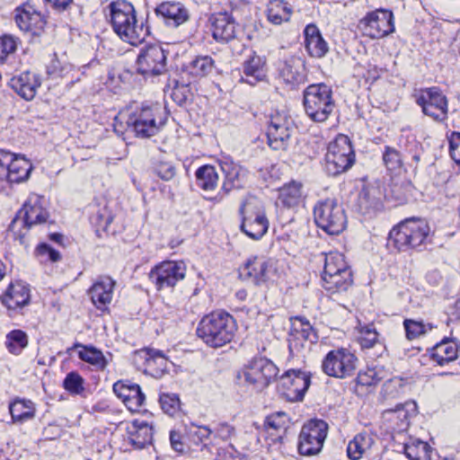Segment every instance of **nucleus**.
<instances>
[{
  "label": "nucleus",
  "mask_w": 460,
  "mask_h": 460,
  "mask_svg": "<svg viewBox=\"0 0 460 460\" xmlns=\"http://www.w3.org/2000/svg\"><path fill=\"white\" fill-rule=\"evenodd\" d=\"M109 22L117 36L130 45L137 46L146 35L143 22H138L133 4L125 0L113 1L107 6Z\"/></svg>",
  "instance_id": "1"
},
{
  "label": "nucleus",
  "mask_w": 460,
  "mask_h": 460,
  "mask_svg": "<svg viewBox=\"0 0 460 460\" xmlns=\"http://www.w3.org/2000/svg\"><path fill=\"white\" fill-rule=\"evenodd\" d=\"M159 112L160 109L158 106H142L127 114L125 119L126 128H124L123 125L125 115L121 112L114 119V131L119 136L123 135L126 130L140 138L153 137L160 128L161 122H157V115Z\"/></svg>",
  "instance_id": "2"
},
{
  "label": "nucleus",
  "mask_w": 460,
  "mask_h": 460,
  "mask_svg": "<svg viewBox=\"0 0 460 460\" xmlns=\"http://www.w3.org/2000/svg\"><path fill=\"white\" fill-rule=\"evenodd\" d=\"M235 331L236 324L232 315L226 312H213L201 319L197 335L208 346L219 348L233 340Z\"/></svg>",
  "instance_id": "3"
},
{
  "label": "nucleus",
  "mask_w": 460,
  "mask_h": 460,
  "mask_svg": "<svg viewBox=\"0 0 460 460\" xmlns=\"http://www.w3.org/2000/svg\"><path fill=\"white\" fill-rule=\"evenodd\" d=\"M240 230L252 240H260L268 232L270 223L263 204L253 196L245 197L239 207Z\"/></svg>",
  "instance_id": "4"
},
{
  "label": "nucleus",
  "mask_w": 460,
  "mask_h": 460,
  "mask_svg": "<svg viewBox=\"0 0 460 460\" xmlns=\"http://www.w3.org/2000/svg\"><path fill=\"white\" fill-rule=\"evenodd\" d=\"M429 233L428 224L419 218H408L393 227L388 236V245L398 251H408L421 245Z\"/></svg>",
  "instance_id": "5"
},
{
  "label": "nucleus",
  "mask_w": 460,
  "mask_h": 460,
  "mask_svg": "<svg viewBox=\"0 0 460 460\" xmlns=\"http://www.w3.org/2000/svg\"><path fill=\"white\" fill-rule=\"evenodd\" d=\"M303 102L306 115L314 122L325 121L335 107L332 91L325 84L307 86L304 91Z\"/></svg>",
  "instance_id": "6"
},
{
  "label": "nucleus",
  "mask_w": 460,
  "mask_h": 460,
  "mask_svg": "<svg viewBox=\"0 0 460 460\" xmlns=\"http://www.w3.org/2000/svg\"><path fill=\"white\" fill-rule=\"evenodd\" d=\"M48 217L49 213L40 205V199L38 197L31 198L12 220L9 230L14 238L23 243L26 231L33 226L45 223Z\"/></svg>",
  "instance_id": "7"
},
{
  "label": "nucleus",
  "mask_w": 460,
  "mask_h": 460,
  "mask_svg": "<svg viewBox=\"0 0 460 460\" xmlns=\"http://www.w3.org/2000/svg\"><path fill=\"white\" fill-rule=\"evenodd\" d=\"M314 218L317 226L329 234H339L347 225L343 208L333 199L318 201L314 208Z\"/></svg>",
  "instance_id": "8"
},
{
  "label": "nucleus",
  "mask_w": 460,
  "mask_h": 460,
  "mask_svg": "<svg viewBox=\"0 0 460 460\" xmlns=\"http://www.w3.org/2000/svg\"><path fill=\"white\" fill-rule=\"evenodd\" d=\"M325 162L326 171L332 176L346 172L353 165L355 154L347 136L339 135L328 145Z\"/></svg>",
  "instance_id": "9"
},
{
  "label": "nucleus",
  "mask_w": 460,
  "mask_h": 460,
  "mask_svg": "<svg viewBox=\"0 0 460 460\" xmlns=\"http://www.w3.org/2000/svg\"><path fill=\"white\" fill-rule=\"evenodd\" d=\"M268 145L273 150H286L288 146L294 121L285 111H272L267 122Z\"/></svg>",
  "instance_id": "10"
},
{
  "label": "nucleus",
  "mask_w": 460,
  "mask_h": 460,
  "mask_svg": "<svg viewBox=\"0 0 460 460\" xmlns=\"http://www.w3.org/2000/svg\"><path fill=\"white\" fill-rule=\"evenodd\" d=\"M357 362V357L347 349H332L324 357L322 369L329 376L343 379L354 374Z\"/></svg>",
  "instance_id": "11"
},
{
  "label": "nucleus",
  "mask_w": 460,
  "mask_h": 460,
  "mask_svg": "<svg viewBox=\"0 0 460 460\" xmlns=\"http://www.w3.org/2000/svg\"><path fill=\"white\" fill-rule=\"evenodd\" d=\"M328 424L323 420L306 422L299 434L298 451L303 456H314L323 446L327 437Z\"/></svg>",
  "instance_id": "12"
},
{
  "label": "nucleus",
  "mask_w": 460,
  "mask_h": 460,
  "mask_svg": "<svg viewBox=\"0 0 460 460\" xmlns=\"http://www.w3.org/2000/svg\"><path fill=\"white\" fill-rule=\"evenodd\" d=\"M359 29L364 35L380 39L394 31V14L391 11L377 9L368 13L359 21Z\"/></svg>",
  "instance_id": "13"
},
{
  "label": "nucleus",
  "mask_w": 460,
  "mask_h": 460,
  "mask_svg": "<svg viewBox=\"0 0 460 460\" xmlns=\"http://www.w3.org/2000/svg\"><path fill=\"white\" fill-rule=\"evenodd\" d=\"M278 367L265 358L252 359L243 370L244 382L256 390H262L269 385L278 374Z\"/></svg>",
  "instance_id": "14"
},
{
  "label": "nucleus",
  "mask_w": 460,
  "mask_h": 460,
  "mask_svg": "<svg viewBox=\"0 0 460 460\" xmlns=\"http://www.w3.org/2000/svg\"><path fill=\"white\" fill-rule=\"evenodd\" d=\"M185 275L186 267L182 261H165L151 270L149 279L157 290H163L173 288Z\"/></svg>",
  "instance_id": "15"
},
{
  "label": "nucleus",
  "mask_w": 460,
  "mask_h": 460,
  "mask_svg": "<svg viewBox=\"0 0 460 460\" xmlns=\"http://www.w3.org/2000/svg\"><path fill=\"white\" fill-rule=\"evenodd\" d=\"M311 385L309 373L299 369H289L279 378V389L291 402L302 401Z\"/></svg>",
  "instance_id": "16"
},
{
  "label": "nucleus",
  "mask_w": 460,
  "mask_h": 460,
  "mask_svg": "<svg viewBox=\"0 0 460 460\" xmlns=\"http://www.w3.org/2000/svg\"><path fill=\"white\" fill-rule=\"evenodd\" d=\"M137 72L143 75H158L166 71L167 57L161 45L152 44L140 50Z\"/></svg>",
  "instance_id": "17"
},
{
  "label": "nucleus",
  "mask_w": 460,
  "mask_h": 460,
  "mask_svg": "<svg viewBox=\"0 0 460 460\" xmlns=\"http://www.w3.org/2000/svg\"><path fill=\"white\" fill-rule=\"evenodd\" d=\"M416 102L421 107L423 113L433 119L440 121L446 119L447 101L437 88L422 90L417 96Z\"/></svg>",
  "instance_id": "18"
},
{
  "label": "nucleus",
  "mask_w": 460,
  "mask_h": 460,
  "mask_svg": "<svg viewBox=\"0 0 460 460\" xmlns=\"http://www.w3.org/2000/svg\"><path fill=\"white\" fill-rule=\"evenodd\" d=\"M276 274V262L273 259L254 256L247 260L241 275L256 285L270 280Z\"/></svg>",
  "instance_id": "19"
},
{
  "label": "nucleus",
  "mask_w": 460,
  "mask_h": 460,
  "mask_svg": "<svg viewBox=\"0 0 460 460\" xmlns=\"http://www.w3.org/2000/svg\"><path fill=\"white\" fill-rule=\"evenodd\" d=\"M14 20L21 31L31 36L41 35L46 25L44 16L28 3L16 8Z\"/></svg>",
  "instance_id": "20"
},
{
  "label": "nucleus",
  "mask_w": 460,
  "mask_h": 460,
  "mask_svg": "<svg viewBox=\"0 0 460 460\" xmlns=\"http://www.w3.org/2000/svg\"><path fill=\"white\" fill-rule=\"evenodd\" d=\"M155 13L167 26L172 28H177L190 20V11L181 2H163L155 9Z\"/></svg>",
  "instance_id": "21"
},
{
  "label": "nucleus",
  "mask_w": 460,
  "mask_h": 460,
  "mask_svg": "<svg viewBox=\"0 0 460 460\" xmlns=\"http://www.w3.org/2000/svg\"><path fill=\"white\" fill-rule=\"evenodd\" d=\"M212 36L219 42H228L236 36V22L232 14L220 12L210 17Z\"/></svg>",
  "instance_id": "22"
},
{
  "label": "nucleus",
  "mask_w": 460,
  "mask_h": 460,
  "mask_svg": "<svg viewBox=\"0 0 460 460\" xmlns=\"http://www.w3.org/2000/svg\"><path fill=\"white\" fill-rule=\"evenodd\" d=\"M290 321V349H292L293 348H303L305 346V341H309L311 344L317 342L318 336L307 320L301 317H295L292 318Z\"/></svg>",
  "instance_id": "23"
},
{
  "label": "nucleus",
  "mask_w": 460,
  "mask_h": 460,
  "mask_svg": "<svg viewBox=\"0 0 460 460\" xmlns=\"http://www.w3.org/2000/svg\"><path fill=\"white\" fill-rule=\"evenodd\" d=\"M41 82L35 73L22 72L10 79V87L26 101L32 100L40 86Z\"/></svg>",
  "instance_id": "24"
},
{
  "label": "nucleus",
  "mask_w": 460,
  "mask_h": 460,
  "mask_svg": "<svg viewBox=\"0 0 460 460\" xmlns=\"http://www.w3.org/2000/svg\"><path fill=\"white\" fill-rule=\"evenodd\" d=\"M279 75L288 84H298L305 81V64L298 57H289L279 61Z\"/></svg>",
  "instance_id": "25"
},
{
  "label": "nucleus",
  "mask_w": 460,
  "mask_h": 460,
  "mask_svg": "<svg viewBox=\"0 0 460 460\" xmlns=\"http://www.w3.org/2000/svg\"><path fill=\"white\" fill-rule=\"evenodd\" d=\"M221 170L225 174L222 189L228 193L233 189L243 188L248 172L245 168L232 161H223L220 164Z\"/></svg>",
  "instance_id": "26"
},
{
  "label": "nucleus",
  "mask_w": 460,
  "mask_h": 460,
  "mask_svg": "<svg viewBox=\"0 0 460 460\" xmlns=\"http://www.w3.org/2000/svg\"><path fill=\"white\" fill-rule=\"evenodd\" d=\"M417 406L413 402L398 404L394 409L386 410L385 417L392 423V429L397 432L407 430L410 419L416 413Z\"/></svg>",
  "instance_id": "27"
},
{
  "label": "nucleus",
  "mask_w": 460,
  "mask_h": 460,
  "mask_svg": "<svg viewBox=\"0 0 460 460\" xmlns=\"http://www.w3.org/2000/svg\"><path fill=\"white\" fill-rule=\"evenodd\" d=\"M113 391L131 411H139L144 404L145 394L137 384L126 385L122 382H117L113 385Z\"/></svg>",
  "instance_id": "28"
},
{
  "label": "nucleus",
  "mask_w": 460,
  "mask_h": 460,
  "mask_svg": "<svg viewBox=\"0 0 460 460\" xmlns=\"http://www.w3.org/2000/svg\"><path fill=\"white\" fill-rule=\"evenodd\" d=\"M115 281L110 277L99 278L90 288L88 293L93 304L102 309L112 300Z\"/></svg>",
  "instance_id": "29"
},
{
  "label": "nucleus",
  "mask_w": 460,
  "mask_h": 460,
  "mask_svg": "<svg viewBox=\"0 0 460 460\" xmlns=\"http://www.w3.org/2000/svg\"><path fill=\"white\" fill-rule=\"evenodd\" d=\"M129 443L137 449H142L150 445L153 440L154 427L152 424L135 420L127 429Z\"/></svg>",
  "instance_id": "30"
},
{
  "label": "nucleus",
  "mask_w": 460,
  "mask_h": 460,
  "mask_svg": "<svg viewBox=\"0 0 460 460\" xmlns=\"http://www.w3.org/2000/svg\"><path fill=\"white\" fill-rule=\"evenodd\" d=\"M1 300L8 309L22 307L29 304L30 289L22 282L11 283Z\"/></svg>",
  "instance_id": "31"
},
{
  "label": "nucleus",
  "mask_w": 460,
  "mask_h": 460,
  "mask_svg": "<svg viewBox=\"0 0 460 460\" xmlns=\"http://www.w3.org/2000/svg\"><path fill=\"white\" fill-rule=\"evenodd\" d=\"M304 34L305 45L308 54L317 58L324 57L329 48L319 29L314 24H308L305 28Z\"/></svg>",
  "instance_id": "32"
},
{
  "label": "nucleus",
  "mask_w": 460,
  "mask_h": 460,
  "mask_svg": "<svg viewBox=\"0 0 460 460\" xmlns=\"http://www.w3.org/2000/svg\"><path fill=\"white\" fill-rule=\"evenodd\" d=\"M374 444L375 438L371 433L367 431L360 432L349 442L347 456L351 460H359L370 452Z\"/></svg>",
  "instance_id": "33"
},
{
  "label": "nucleus",
  "mask_w": 460,
  "mask_h": 460,
  "mask_svg": "<svg viewBox=\"0 0 460 460\" xmlns=\"http://www.w3.org/2000/svg\"><path fill=\"white\" fill-rule=\"evenodd\" d=\"M305 195L301 181H290L279 189V200L287 208H295L301 204Z\"/></svg>",
  "instance_id": "34"
},
{
  "label": "nucleus",
  "mask_w": 460,
  "mask_h": 460,
  "mask_svg": "<svg viewBox=\"0 0 460 460\" xmlns=\"http://www.w3.org/2000/svg\"><path fill=\"white\" fill-rule=\"evenodd\" d=\"M457 343L449 339H444L430 350V358L439 366H444L457 358Z\"/></svg>",
  "instance_id": "35"
},
{
  "label": "nucleus",
  "mask_w": 460,
  "mask_h": 460,
  "mask_svg": "<svg viewBox=\"0 0 460 460\" xmlns=\"http://www.w3.org/2000/svg\"><path fill=\"white\" fill-rule=\"evenodd\" d=\"M32 170L31 163L21 156H13L12 154L8 168V177L6 181L9 183H20L28 180Z\"/></svg>",
  "instance_id": "36"
},
{
  "label": "nucleus",
  "mask_w": 460,
  "mask_h": 460,
  "mask_svg": "<svg viewBox=\"0 0 460 460\" xmlns=\"http://www.w3.org/2000/svg\"><path fill=\"white\" fill-rule=\"evenodd\" d=\"M322 279L323 287L332 295L347 291L353 282L351 270L323 276Z\"/></svg>",
  "instance_id": "37"
},
{
  "label": "nucleus",
  "mask_w": 460,
  "mask_h": 460,
  "mask_svg": "<svg viewBox=\"0 0 460 460\" xmlns=\"http://www.w3.org/2000/svg\"><path fill=\"white\" fill-rule=\"evenodd\" d=\"M13 423H23L35 417L36 408L31 400L16 398L9 404Z\"/></svg>",
  "instance_id": "38"
},
{
  "label": "nucleus",
  "mask_w": 460,
  "mask_h": 460,
  "mask_svg": "<svg viewBox=\"0 0 460 460\" xmlns=\"http://www.w3.org/2000/svg\"><path fill=\"white\" fill-rule=\"evenodd\" d=\"M243 76L242 81L254 85L265 77L264 62L260 56H252L243 65Z\"/></svg>",
  "instance_id": "39"
},
{
  "label": "nucleus",
  "mask_w": 460,
  "mask_h": 460,
  "mask_svg": "<svg viewBox=\"0 0 460 460\" xmlns=\"http://www.w3.org/2000/svg\"><path fill=\"white\" fill-rule=\"evenodd\" d=\"M292 9L283 0H270L267 6V17L269 22L279 25L290 19Z\"/></svg>",
  "instance_id": "40"
},
{
  "label": "nucleus",
  "mask_w": 460,
  "mask_h": 460,
  "mask_svg": "<svg viewBox=\"0 0 460 460\" xmlns=\"http://www.w3.org/2000/svg\"><path fill=\"white\" fill-rule=\"evenodd\" d=\"M215 67L210 56H198L184 66V70L193 77L200 78L208 75Z\"/></svg>",
  "instance_id": "41"
},
{
  "label": "nucleus",
  "mask_w": 460,
  "mask_h": 460,
  "mask_svg": "<svg viewBox=\"0 0 460 460\" xmlns=\"http://www.w3.org/2000/svg\"><path fill=\"white\" fill-rule=\"evenodd\" d=\"M404 454L409 460H431V447L422 440L411 438L404 444Z\"/></svg>",
  "instance_id": "42"
},
{
  "label": "nucleus",
  "mask_w": 460,
  "mask_h": 460,
  "mask_svg": "<svg viewBox=\"0 0 460 460\" xmlns=\"http://www.w3.org/2000/svg\"><path fill=\"white\" fill-rule=\"evenodd\" d=\"M75 348H82V349L78 351V357L81 360L94 366L97 369L102 370L106 367L108 361L101 350L94 347H88L80 343H75L70 349Z\"/></svg>",
  "instance_id": "43"
},
{
  "label": "nucleus",
  "mask_w": 460,
  "mask_h": 460,
  "mask_svg": "<svg viewBox=\"0 0 460 460\" xmlns=\"http://www.w3.org/2000/svg\"><path fill=\"white\" fill-rule=\"evenodd\" d=\"M197 185L203 190H214L217 186L218 174L212 165H203L196 171Z\"/></svg>",
  "instance_id": "44"
},
{
  "label": "nucleus",
  "mask_w": 460,
  "mask_h": 460,
  "mask_svg": "<svg viewBox=\"0 0 460 460\" xmlns=\"http://www.w3.org/2000/svg\"><path fill=\"white\" fill-rule=\"evenodd\" d=\"M388 376L387 370L384 367L376 366L367 370L359 371L357 376V384L363 386L376 385L381 380Z\"/></svg>",
  "instance_id": "45"
},
{
  "label": "nucleus",
  "mask_w": 460,
  "mask_h": 460,
  "mask_svg": "<svg viewBox=\"0 0 460 460\" xmlns=\"http://www.w3.org/2000/svg\"><path fill=\"white\" fill-rule=\"evenodd\" d=\"M350 270L344 259V255L338 252H331L324 255V268L323 276L339 273Z\"/></svg>",
  "instance_id": "46"
},
{
  "label": "nucleus",
  "mask_w": 460,
  "mask_h": 460,
  "mask_svg": "<svg viewBox=\"0 0 460 460\" xmlns=\"http://www.w3.org/2000/svg\"><path fill=\"white\" fill-rule=\"evenodd\" d=\"M359 343L363 349L377 347L378 350H385L384 345L379 341L378 333L372 324L363 326L359 331Z\"/></svg>",
  "instance_id": "47"
},
{
  "label": "nucleus",
  "mask_w": 460,
  "mask_h": 460,
  "mask_svg": "<svg viewBox=\"0 0 460 460\" xmlns=\"http://www.w3.org/2000/svg\"><path fill=\"white\" fill-rule=\"evenodd\" d=\"M139 355H143L146 359V367L150 369L156 366L158 370L164 371L168 367V360L160 350L148 349L140 351Z\"/></svg>",
  "instance_id": "48"
},
{
  "label": "nucleus",
  "mask_w": 460,
  "mask_h": 460,
  "mask_svg": "<svg viewBox=\"0 0 460 460\" xmlns=\"http://www.w3.org/2000/svg\"><path fill=\"white\" fill-rule=\"evenodd\" d=\"M6 346L9 351L18 355L28 344L27 335L21 330H14L6 336Z\"/></svg>",
  "instance_id": "49"
},
{
  "label": "nucleus",
  "mask_w": 460,
  "mask_h": 460,
  "mask_svg": "<svg viewBox=\"0 0 460 460\" xmlns=\"http://www.w3.org/2000/svg\"><path fill=\"white\" fill-rule=\"evenodd\" d=\"M19 43V39L13 35L5 34L0 37V63L14 54Z\"/></svg>",
  "instance_id": "50"
},
{
  "label": "nucleus",
  "mask_w": 460,
  "mask_h": 460,
  "mask_svg": "<svg viewBox=\"0 0 460 460\" xmlns=\"http://www.w3.org/2000/svg\"><path fill=\"white\" fill-rule=\"evenodd\" d=\"M112 221V217L110 212L104 208L98 210L91 217V223L96 228V234L100 236L101 232H107L110 224Z\"/></svg>",
  "instance_id": "51"
},
{
  "label": "nucleus",
  "mask_w": 460,
  "mask_h": 460,
  "mask_svg": "<svg viewBox=\"0 0 460 460\" xmlns=\"http://www.w3.org/2000/svg\"><path fill=\"white\" fill-rule=\"evenodd\" d=\"M153 172L161 180L168 181L176 175V167L170 161L160 160L154 164Z\"/></svg>",
  "instance_id": "52"
},
{
  "label": "nucleus",
  "mask_w": 460,
  "mask_h": 460,
  "mask_svg": "<svg viewBox=\"0 0 460 460\" xmlns=\"http://www.w3.org/2000/svg\"><path fill=\"white\" fill-rule=\"evenodd\" d=\"M64 388L72 394H80L84 392V379L76 372H70L63 381Z\"/></svg>",
  "instance_id": "53"
},
{
  "label": "nucleus",
  "mask_w": 460,
  "mask_h": 460,
  "mask_svg": "<svg viewBox=\"0 0 460 460\" xmlns=\"http://www.w3.org/2000/svg\"><path fill=\"white\" fill-rule=\"evenodd\" d=\"M161 408L166 414L174 416L180 411V399L174 394H164L160 396Z\"/></svg>",
  "instance_id": "54"
},
{
  "label": "nucleus",
  "mask_w": 460,
  "mask_h": 460,
  "mask_svg": "<svg viewBox=\"0 0 460 460\" xmlns=\"http://www.w3.org/2000/svg\"><path fill=\"white\" fill-rule=\"evenodd\" d=\"M403 380L398 376L387 379L382 388V394L385 397H395L403 388Z\"/></svg>",
  "instance_id": "55"
},
{
  "label": "nucleus",
  "mask_w": 460,
  "mask_h": 460,
  "mask_svg": "<svg viewBox=\"0 0 460 460\" xmlns=\"http://www.w3.org/2000/svg\"><path fill=\"white\" fill-rule=\"evenodd\" d=\"M213 434V430L208 426H199L192 424L189 430V436L192 439V441L196 444L202 443L208 438Z\"/></svg>",
  "instance_id": "56"
},
{
  "label": "nucleus",
  "mask_w": 460,
  "mask_h": 460,
  "mask_svg": "<svg viewBox=\"0 0 460 460\" xmlns=\"http://www.w3.org/2000/svg\"><path fill=\"white\" fill-rule=\"evenodd\" d=\"M383 161L388 170H395L402 165L400 153L395 148L390 146H385Z\"/></svg>",
  "instance_id": "57"
},
{
  "label": "nucleus",
  "mask_w": 460,
  "mask_h": 460,
  "mask_svg": "<svg viewBox=\"0 0 460 460\" xmlns=\"http://www.w3.org/2000/svg\"><path fill=\"white\" fill-rule=\"evenodd\" d=\"M403 324L408 340H415L427 332L426 325L421 322L407 319L404 321Z\"/></svg>",
  "instance_id": "58"
},
{
  "label": "nucleus",
  "mask_w": 460,
  "mask_h": 460,
  "mask_svg": "<svg viewBox=\"0 0 460 460\" xmlns=\"http://www.w3.org/2000/svg\"><path fill=\"white\" fill-rule=\"evenodd\" d=\"M287 420V415L284 412H276L266 418L264 426L267 430L270 429L274 430L285 429Z\"/></svg>",
  "instance_id": "59"
},
{
  "label": "nucleus",
  "mask_w": 460,
  "mask_h": 460,
  "mask_svg": "<svg viewBox=\"0 0 460 460\" xmlns=\"http://www.w3.org/2000/svg\"><path fill=\"white\" fill-rule=\"evenodd\" d=\"M213 439H220L223 441H227L230 439L234 434V428L228 424L227 422H220L217 424L213 429Z\"/></svg>",
  "instance_id": "60"
},
{
  "label": "nucleus",
  "mask_w": 460,
  "mask_h": 460,
  "mask_svg": "<svg viewBox=\"0 0 460 460\" xmlns=\"http://www.w3.org/2000/svg\"><path fill=\"white\" fill-rule=\"evenodd\" d=\"M36 253L44 261L53 262L58 261L61 258L60 253L47 243H40L36 249Z\"/></svg>",
  "instance_id": "61"
},
{
  "label": "nucleus",
  "mask_w": 460,
  "mask_h": 460,
  "mask_svg": "<svg viewBox=\"0 0 460 460\" xmlns=\"http://www.w3.org/2000/svg\"><path fill=\"white\" fill-rule=\"evenodd\" d=\"M449 151L452 159L460 165V133H453L449 139Z\"/></svg>",
  "instance_id": "62"
},
{
  "label": "nucleus",
  "mask_w": 460,
  "mask_h": 460,
  "mask_svg": "<svg viewBox=\"0 0 460 460\" xmlns=\"http://www.w3.org/2000/svg\"><path fill=\"white\" fill-rule=\"evenodd\" d=\"M12 154L0 150V181H6Z\"/></svg>",
  "instance_id": "63"
},
{
  "label": "nucleus",
  "mask_w": 460,
  "mask_h": 460,
  "mask_svg": "<svg viewBox=\"0 0 460 460\" xmlns=\"http://www.w3.org/2000/svg\"><path fill=\"white\" fill-rule=\"evenodd\" d=\"M358 202L361 208H364L365 210L369 209L372 207H375L376 200L375 199H370V191L367 189H363L358 197Z\"/></svg>",
  "instance_id": "64"
}]
</instances>
